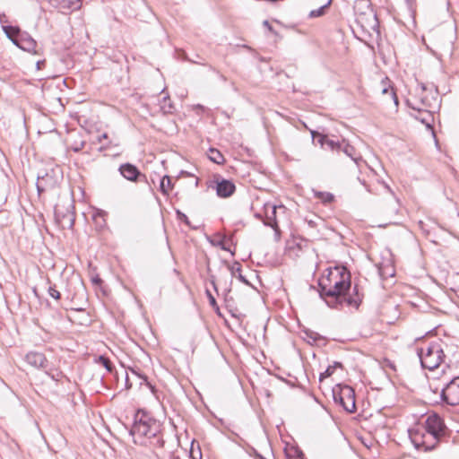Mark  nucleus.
<instances>
[{
  "label": "nucleus",
  "instance_id": "f257e3e1",
  "mask_svg": "<svg viewBox=\"0 0 459 459\" xmlns=\"http://www.w3.org/2000/svg\"><path fill=\"white\" fill-rule=\"evenodd\" d=\"M351 290V274L344 265H335L329 269L325 279L318 281V294L325 304L333 309L341 310L344 306L359 309L364 293L359 284L355 283Z\"/></svg>",
  "mask_w": 459,
  "mask_h": 459
},
{
  "label": "nucleus",
  "instance_id": "f03ea898",
  "mask_svg": "<svg viewBox=\"0 0 459 459\" xmlns=\"http://www.w3.org/2000/svg\"><path fill=\"white\" fill-rule=\"evenodd\" d=\"M161 429L160 422L155 420L148 411L138 410L134 418V423L130 429V435L134 442L139 445H145L147 440L153 438L154 446L162 447L163 439L159 436Z\"/></svg>",
  "mask_w": 459,
  "mask_h": 459
},
{
  "label": "nucleus",
  "instance_id": "7ed1b4c3",
  "mask_svg": "<svg viewBox=\"0 0 459 459\" xmlns=\"http://www.w3.org/2000/svg\"><path fill=\"white\" fill-rule=\"evenodd\" d=\"M444 432L445 424L442 419L437 414H432L427 418L424 426L409 429V436L416 448L429 449L431 446L427 445L426 438L431 437L437 441Z\"/></svg>",
  "mask_w": 459,
  "mask_h": 459
},
{
  "label": "nucleus",
  "instance_id": "20e7f679",
  "mask_svg": "<svg viewBox=\"0 0 459 459\" xmlns=\"http://www.w3.org/2000/svg\"><path fill=\"white\" fill-rule=\"evenodd\" d=\"M6 22L7 21L0 19L3 31L4 32L5 36L13 42V44L23 51L38 55V43L30 36V34L25 30H22L17 25H4V23Z\"/></svg>",
  "mask_w": 459,
  "mask_h": 459
},
{
  "label": "nucleus",
  "instance_id": "39448f33",
  "mask_svg": "<svg viewBox=\"0 0 459 459\" xmlns=\"http://www.w3.org/2000/svg\"><path fill=\"white\" fill-rule=\"evenodd\" d=\"M418 356L422 368L428 370L436 369L445 357L441 343L438 342H431L426 347L419 349Z\"/></svg>",
  "mask_w": 459,
  "mask_h": 459
},
{
  "label": "nucleus",
  "instance_id": "423d86ee",
  "mask_svg": "<svg viewBox=\"0 0 459 459\" xmlns=\"http://www.w3.org/2000/svg\"><path fill=\"white\" fill-rule=\"evenodd\" d=\"M63 178V173L59 168L44 170V173H39L37 177L36 187L38 195L56 189Z\"/></svg>",
  "mask_w": 459,
  "mask_h": 459
},
{
  "label": "nucleus",
  "instance_id": "0eeeda50",
  "mask_svg": "<svg viewBox=\"0 0 459 459\" xmlns=\"http://www.w3.org/2000/svg\"><path fill=\"white\" fill-rule=\"evenodd\" d=\"M54 216L56 224L62 229H73L75 221L74 201L55 205Z\"/></svg>",
  "mask_w": 459,
  "mask_h": 459
},
{
  "label": "nucleus",
  "instance_id": "6e6552de",
  "mask_svg": "<svg viewBox=\"0 0 459 459\" xmlns=\"http://www.w3.org/2000/svg\"><path fill=\"white\" fill-rule=\"evenodd\" d=\"M333 398L334 403L347 412H353L356 410L355 393L351 386L337 385L333 389Z\"/></svg>",
  "mask_w": 459,
  "mask_h": 459
},
{
  "label": "nucleus",
  "instance_id": "1a4fd4ad",
  "mask_svg": "<svg viewBox=\"0 0 459 459\" xmlns=\"http://www.w3.org/2000/svg\"><path fill=\"white\" fill-rule=\"evenodd\" d=\"M361 4L367 7V12L357 14L356 22L361 26L363 30H372L379 33V22L374 10L370 7L369 0H362Z\"/></svg>",
  "mask_w": 459,
  "mask_h": 459
},
{
  "label": "nucleus",
  "instance_id": "9d476101",
  "mask_svg": "<svg viewBox=\"0 0 459 459\" xmlns=\"http://www.w3.org/2000/svg\"><path fill=\"white\" fill-rule=\"evenodd\" d=\"M210 187L215 188L217 195L221 198H229L236 192L234 182L224 178L220 174L213 176Z\"/></svg>",
  "mask_w": 459,
  "mask_h": 459
},
{
  "label": "nucleus",
  "instance_id": "9b49d317",
  "mask_svg": "<svg viewBox=\"0 0 459 459\" xmlns=\"http://www.w3.org/2000/svg\"><path fill=\"white\" fill-rule=\"evenodd\" d=\"M118 172L125 179L130 182L145 183L151 187L146 175L142 173L141 170L133 163H122L118 167Z\"/></svg>",
  "mask_w": 459,
  "mask_h": 459
},
{
  "label": "nucleus",
  "instance_id": "f8f14e48",
  "mask_svg": "<svg viewBox=\"0 0 459 459\" xmlns=\"http://www.w3.org/2000/svg\"><path fill=\"white\" fill-rule=\"evenodd\" d=\"M441 397L444 402L451 406L459 404V377L452 379L441 391Z\"/></svg>",
  "mask_w": 459,
  "mask_h": 459
},
{
  "label": "nucleus",
  "instance_id": "ddd939ff",
  "mask_svg": "<svg viewBox=\"0 0 459 459\" xmlns=\"http://www.w3.org/2000/svg\"><path fill=\"white\" fill-rule=\"evenodd\" d=\"M406 104L410 108L416 111V114H411L414 119L420 121L427 129L431 131L434 130V115L432 112L415 107L409 100L406 101Z\"/></svg>",
  "mask_w": 459,
  "mask_h": 459
},
{
  "label": "nucleus",
  "instance_id": "4468645a",
  "mask_svg": "<svg viewBox=\"0 0 459 459\" xmlns=\"http://www.w3.org/2000/svg\"><path fill=\"white\" fill-rule=\"evenodd\" d=\"M48 2L50 6L65 14L79 10L81 7V0H48Z\"/></svg>",
  "mask_w": 459,
  "mask_h": 459
},
{
  "label": "nucleus",
  "instance_id": "2eb2a0df",
  "mask_svg": "<svg viewBox=\"0 0 459 459\" xmlns=\"http://www.w3.org/2000/svg\"><path fill=\"white\" fill-rule=\"evenodd\" d=\"M25 361L36 369L46 368L48 363L45 355L38 351H30L27 353Z\"/></svg>",
  "mask_w": 459,
  "mask_h": 459
},
{
  "label": "nucleus",
  "instance_id": "dca6fc26",
  "mask_svg": "<svg viewBox=\"0 0 459 459\" xmlns=\"http://www.w3.org/2000/svg\"><path fill=\"white\" fill-rule=\"evenodd\" d=\"M277 379L286 383L290 387H299L306 389V384L309 382L308 375H301L302 380H299L295 375H287L288 378L282 377L281 375H274Z\"/></svg>",
  "mask_w": 459,
  "mask_h": 459
},
{
  "label": "nucleus",
  "instance_id": "f3484780",
  "mask_svg": "<svg viewBox=\"0 0 459 459\" xmlns=\"http://www.w3.org/2000/svg\"><path fill=\"white\" fill-rule=\"evenodd\" d=\"M278 207H283L282 205L277 206L275 204L270 205L271 212L266 213V219L263 221L264 224L267 227H271L274 231L278 230V221L276 220V210Z\"/></svg>",
  "mask_w": 459,
  "mask_h": 459
},
{
  "label": "nucleus",
  "instance_id": "a211bd4d",
  "mask_svg": "<svg viewBox=\"0 0 459 459\" xmlns=\"http://www.w3.org/2000/svg\"><path fill=\"white\" fill-rule=\"evenodd\" d=\"M303 333L306 336L305 339L310 344H314V343L317 344L320 342H322L324 343L325 342V338L313 330L306 329L303 331Z\"/></svg>",
  "mask_w": 459,
  "mask_h": 459
},
{
  "label": "nucleus",
  "instance_id": "6ab92c4d",
  "mask_svg": "<svg viewBox=\"0 0 459 459\" xmlns=\"http://www.w3.org/2000/svg\"><path fill=\"white\" fill-rule=\"evenodd\" d=\"M93 362L95 364L100 365V367H102L108 373H112L114 365H113V363L111 362V360L108 357H106L104 355L95 356L93 358Z\"/></svg>",
  "mask_w": 459,
  "mask_h": 459
},
{
  "label": "nucleus",
  "instance_id": "aec40b11",
  "mask_svg": "<svg viewBox=\"0 0 459 459\" xmlns=\"http://www.w3.org/2000/svg\"><path fill=\"white\" fill-rule=\"evenodd\" d=\"M208 158L211 161H212L218 165H222L226 161L223 154L219 150H217L215 148H210L208 150Z\"/></svg>",
  "mask_w": 459,
  "mask_h": 459
},
{
  "label": "nucleus",
  "instance_id": "412c9836",
  "mask_svg": "<svg viewBox=\"0 0 459 459\" xmlns=\"http://www.w3.org/2000/svg\"><path fill=\"white\" fill-rule=\"evenodd\" d=\"M232 277L236 276L241 282L246 285H251L248 280L242 275L241 273V264L238 262H234V264L230 267Z\"/></svg>",
  "mask_w": 459,
  "mask_h": 459
},
{
  "label": "nucleus",
  "instance_id": "4be33fe9",
  "mask_svg": "<svg viewBox=\"0 0 459 459\" xmlns=\"http://www.w3.org/2000/svg\"><path fill=\"white\" fill-rule=\"evenodd\" d=\"M172 179L169 176L165 175L160 179V191L164 195H169V191L172 189Z\"/></svg>",
  "mask_w": 459,
  "mask_h": 459
},
{
  "label": "nucleus",
  "instance_id": "5701e85b",
  "mask_svg": "<svg viewBox=\"0 0 459 459\" xmlns=\"http://www.w3.org/2000/svg\"><path fill=\"white\" fill-rule=\"evenodd\" d=\"M341 152H343L345 155L350 157L355 162H358V158L356 157V150L355 148L347 143L345 140H342V143L341 145Z\"/></svg>",
  "mask_w": 459,
  "mask_h": 459
},
{
  "label": "nucleus",
  "instance_id": "b1692460",
  "mask_svg": "<svg viewBox=\"0 0 459 459\" xmlns=\"http://www.w3.org/2000/svg\"><path fill=\"white\" fill-rule=\"evenodd\" d=\"M314 196L319 199L324 204H328L334 201V195L329 192L315 191Z\"/></svg>",
  "mask_w": 459,
  "mask_h": 459
},
{
  "label": "nucleus",
  "instance_id": "393cba45",
  "mask_svg": "<svg viewBox=\"0 0 459 459\" xmlns=\"http://www.w3.org/2000/svg\"><path fill=\"white\" fill-rule=\"evenodd\" d=\"M333 0H328L325 4L316 10H312L308 16L309 18L321 17L326 13L327 9L330 7Z\"/></svg>",
  "mask_w": 459,
  "mask_h": 459
},
{
  "label": "nucleus",
  "instance_id": "a878e982",
  "mask_svg": "<svg viewBox=\"0 0 459 459\" xmlns=\"http://www.w3.org/2000/svg\"><path fill=\"white\" fill-rule=\"evenodd\" d=\"M310 134L312 136L313 143L317 142L320 144L321 148L324 149V147L325 146V143L328 139V136L316 130H311Z\"/></svg>",
  "mask_w": 459,
  "mask_h": 459
},
{
  "label": "nucleus",
  "instance_id": "bb28decb",
  "mask_svg": "<svg viewBox=\"0 0 459 459\" xmlns=\"http://www.w3.org/2000/svg\"><path fill=\"white\" fill-rule=\"evenodd\" d=\"M342 143V141H334L333 139H327L325 143V146L324 147L325 150L334 152L337 153L341 152V145Z\"/></svg>",
  "mask_w": 459,
  "mask_h": 459
},
{
  "label": "nucleus",
  "instance_id": "cd10ccee",
  "mask_svg": "<svg viewBox=\"0 0 459 459\" xmlns=\"http://www.w3.org/2000/svg\"><path fill=\"white\" fill-rule=\"evenodd\" d=\"M381 84L382 94L388 96V98L390 99L391 91H395L394 86L391 85L390 80L387 77H385L384 80H382Z\"/></svg>",
  "mask_w": 459,
  "mask_h": 459
},
{
  "label": "nucleus",
  "instance_id": "c85d7f7f",
  "mask_svg": "<svg viewBox=\"0 0 459 459\" xmlns=\"http://www.w3.org/2000/svg\"><path fill=\"white\" fill-rule=\"evenodd\" d=\"M176 216H177V219L178 221H182L186 226H188V227H190V228H192L194 230L197 229V227H192L191 222H190L188 217L183 212H181L180 210H178V209L176 210Z\"/></svg>",
  "mask_w": 459,
  "mask_h": 459
},
{
  "label": "nucleus",
  "instance_id": "c756f323",
  "mask_svg": "<svg viewBox=\"0 0 459 459\" xmlns=\"http://www.w3.org/2000/svg\"><path fill=\"white\" fill-rule=\"evenodd\" d=\"M48 293L50 297H52L56 300H59L61 299V293L56 289V285H49L48 289Z\"/></svg>",
  "mask_w": 459,
  "mask_h": 459
},
{
  "label": "nucleus",
  "instance_id": "7c9ffc66",
  "mask_svg": "<svg viewBox=\"0 0 459 459\" xmlns=\"http://www.w3.org/2000/svg\"><path fill=\"white\" fill-rule=\"evenodd\" d=\"M205 294L207 296V299L209 300V304L212 307H217V301L214 298V296L212 294V292L209 290H205Z\"/></svg>",
  "mask_w": 459,
  "mask_h": 459
},
{
  "label": "nucleus",
  "instance_id": "2f4dec72",
  "mask_svg": "<svg viewBox=\"0 0 459 459\" xmlns=\"http://www.w3.org/2000/svg\"><path fill=\"white\" fill-rule=\"evenodd\" d=\"M336 368H342V363L335 361L333 366L328 365V367L323 373H333L332 369H336Z\"/></svg>",
  "mask_w": 459,
  "mask_h": 459
},
{
  "label": "nucleus",
  "instance_id": "473e14b6",
  "mask_svg": "<svg viewBox=\"0 0 459 459\" xmlns=\"http://www.w3.org/2000/svg\"><path fill=\"white\" fill-rule=\"evenodd\" d=\"M84 145H85V142L82 141L79 143H75L74 144H73L71 146V149L74 152H79L80 151H82L83 149Z\"/></svg>",
  "mask_w": 459,
  "mask_h": 459
},
{
  "label": "nucleus",
  "instance_id": "72a5a7b5",
  "mask_svg": "<svg viewBox=\"0 0 459 459\" xmlns=\"http://www.w3.org/2000/svg\"><path fill=\"white\" fill-rule=\"evenodd\" d=\"M295 454L296 455L294 456H292V455H290V453H286L287 459H304V455L301 451L296 450Z\"/></svg>",
  "mask_w": 459,
  "mask_h": 459
},
{
  "label": "nucleus",
  "instance_id": "f704fd0d",
  "mask_svg": "<svg viewBox=\"0 0 459 459\" xmlns=\"http://www.w3.org/2000/svg\"><path fill=\"white\" fill-rule=\"evenodd\" d=\"M230 288H228L223 291L224 300L227 304H229L230 301H233L232 297L230 296Z\"/></svg>",
  "mask_w": 459,
  "mask_h": 459
},
{
  "label": "nucleus",
  "instance_id": "c9c22d12",
  "mask_svg": "<svg viewBox=\"0 0 459 459\" xmlns=\"http://www.w3.org/2000/svg\"><path fill=\"white\" fill-rule=\"evenodd\" d=\"M390 100H392L397 108L399 106V100L395 91H391Z\"/></svg>",
  "mask_w": 459,
  "mask_h": 459
},
{
  "label": "nucleus",
  "instance_id": "e433bc0d",
  "mask_svg": "<svg viewBox=\"0 0 459 459\" xmlns=\"http://www.w3.org/2000/svg\"><path fill=\"white\" fill-rule=\"evenodd\" d=\"M162 108L164 109V111H165L166 113H170V114H171V113H173V111H174V109H175L174 105H173L171 102H169V103L168 104V106H167L166 104H164V106L162 107Z\"/></svg>",
  "mask_w": 459,
  "mask_h": 459
},
{
  "label": "nucleus",
  "instance_id": "4c0bfd02",
  "mask_svg": "<svg viewBox=\"0 0 459 459\" xmlns=\"http://www.w3.org/2000/svg\"><path fill=\"white\" fill-rule=\"evenodd\" d=\"M263 25L273 34L274 35H277V32L274 30V29L273 28V26L270 24V22L268 21H264L263 22Z\"/></svg>",
  "mask_w": 459,
  "mask_h": 459
},
{
  "label": "nucleus",
  "instance_id": "58836bf2",
  "mask_svg": "<svg viewBox=\"0 0 459 459\" xmlns=\"http://www.w3.org/2000/svg\"><path fill=\"white\" fill-rule=\"evenodd\" d=\"M210 282H211L212 288L214 289V290L216 291L217 295H219L218 287H217V284H216V281H215V276L214 275H211L210 276Z\"/></svg>",
  "mask_w": 459,
  "mask_h": 459
},
{
  "label": "nucleus",
  "instance_id": "ea45409f",
  "mask_svg": "<svg viewBox=\"0 0 459 459\" xmlns=\"http://www.w3.org/2000/svg\"><path fill=\"white\" fill-rule=\"evenodd\" d=\"M91 282L94 285H100L103 282V281H102V279L99 275H96V276L91 278Z\"/></svg>",
  "mask_w": 459,
  "mask_h": 459
},
{
  "label": "nucleus",
  "instance_id": "a19ab883",
  "mask_svg": "<svg viewBox=\"0 0 459 459\" xmlns=\"http://www.w3.org/2000/svg\"><path fill=\"white\" fill-rule=\"evenodd\" d=\"M226 239V237L224 236L222 238V239L221 241L218 242V246L222 249V250H229L226 246L224 245V241Z\"/></svg>",
  "mask_w": 459,
  "mask_h": 459
},
{
  "label": "nucleus",
  "instance_id": "79ce46f5",
  "mask_svg": "<svg viewBox=\"0 0 459 459\" xmlns=\"http://www.w3.org/2000/svg\"><path fill=\"white\" fill-rule=\"evenodd\" d=\"M46 65V60H39L37 63H36V67L38 70H40L42 69V67Z\"/></svg>",
  "mask_w": 459,
  "mask_h": 459
},
{
  "label": "nucleus",
  "instance_id": "37998d69",
  "mask_svg": "<svg viewBox=\"0 0 459 459\" xmlns=\"http://www.w3.org/2000/svg\"><path fill=\"white\" fill-rule=\"evenodd\" d=\"M379 274L382 276V277H386L387 274H389L390 276L394 275V273H385L384 272V270L382 268H379Z\"/></svg>",
  "mask_w": 459,
  "mask_h": 459
},
{
  "label": "nucleus",
  "instance_id": "c03bdc74",
  "mask_svg": "<svg viewBox=\"0 0 459 459\" xmlns=\"http://www.w3.org/2000/svg\"><path fill=\"white\" fill-rule=\"evenodd\" d=\"M405 2L407 4L409 9L411 10L413 7V4L416 3V0H405Z\"/></svg>",
  "mask_w": 459,
  "mask_h": 459
},
{
  "label": "nucleus",
  "instance_id": "a18cd8bd",
  "mask_svg": "<svg viewBox=\"0 0 459 459\" xmlns=\"http://www.w3.org/2000/svg\"><path fill=\"white\" fill-rule=\"evenodd\" d=\"M108 134L106 133H104L101 135L98 136V141L100 143H101L103 139H108Z\"/></svg>",
  "mask_w": 459,
  "mask_h": 459
},
{
  "label": "nucleus",
  "instance_id": "49530a36",
  "mask_svg": "<svg viewBox=\"0 0 459 459\" xmlns=\"http://www.w3.org/2000/svg\"><path fill=\"white\" fill-rule=\"evenodd\" d=\"M139 379L141 380H144L146 381V375H142V374H139V375H135Z\"/></svg>",
  "mask_w": 459,
  "mask_h": 459
},
{
  "label": "nucleus",
  "instance_id": "de8ad7c7",
  "mask_svg": "<svg viewBox=\"0 0 459 459\" xmlns=\"http://www.w3.org/2000/svg\"><path fill=\"white\" fill-rule=\"evenodd\" d=\"M52 380H55V381H58L59 378L56 377H59L60 375H55V374H52V375H48Z\"/></svg>",
  "mask_w": 459,
  "mask_h": 459
},
{
  "label": "nucleus",
  "instance_id": "09e8293b",
  "mask_svg": "<svg viewBox=\"0 0 459 459\" xmlns=\"http://www.w3.org/2000/svg\"><path fill=\"white\" fill-rule=\"evenodd\" d=\"M388 366L392 370L396 371V368L394 363L388 362Z\"/></svg>",
  "mask_w": 459,
  "mask_h": 459
},
{
  "label": "nucleus",
  "instance_id": "8fccbe9b",
  "mask_svg": "<svg viewBox=\"0 0 459 459\" xmlns=\"http://www.w3.org/2000/svg\"><path fill=\"white\" fill-rule=\"evenodd\" d=\"M331 375H323V374H320L319 375V380L320 381H323L324 378H326L328 377H330Z\"/></svg>",
  "mask_w": 459,
  "mask_h": 459
},
{
  "label": "nucleus",
  "instance_id": "3c124183",
  "mask_svg": "<svg viewBox=\"0 0 459 459\" xmlns=\"http://www.w3.org/2000/svg\"><path fill=\"white\" fill-rule=\"evenodd\" d=\"M359 180L360 181V183H361L363 186H365L366 189H367L368 192H370V189L368 188V185L366 184V182H365L364 180H360L359 178Z\"/></svg>",
  "mask_w": 459,
  "mask_h": 459
},
{
  "label": "nucleus",
  "instance_id": "603ef678",
  "mask_svg": "<svg viewBox=\"0 0 459 459\" xmlns=\"http://www.w3.org/2000/svg\"><path fill=\"white\" fill-rule=\"evenodd\" d=\"M147 385H149V387L152 390V392L154 394L155 393V387L151 383H147Z\"/></svg>",
  "mask_w": 459,
  "mask_h": 459
},
{
  "label": "nucleus",
  "instance_id": "864d4df0",
  "mask_svg": "<svg viewBox=\"0 0 459 459\" xmlns=\"http://www.w3.org/2000/svg\"><path fill=\"white\" fill-rule=\"evenodd\" d=\"M274 232H275V236H276L277 238H280V235H281V230H280V227H279V226H278V230H277V231H274Z\"/></svg>",
  "mask_w": 459,
  "mask_h": 459
},
{
  "label": "nucleus",
  "instance_id": "5fc2aeb1",
  "mask_svg": "<svg viewBox=\"0 0 459 459\" xmlns=\"http://www.w3.org/2000/svg\"><path fill=\"white\" fill-rule=\"evenodd\" d=\"M212 308L215 310V312L217 313V315L221 316V312H220V308H219V306H218V305H217V307H212Z\"/></svg>",
  "mask_w": 459,
  "mask_h": 459
},
{
  "label": "nucleus",
  "instance_id": "6e6d98bb",
  "mask_svg": "<svg viewBox=\"0 0 459 459\" xmlns=\"http://www.w3.org/2000/svg\"><path fill=\"white\" fill-rule=\"evenodd\" d=\"M308 224H309L310 227H315L316 226V223L313 221H309Z\"/></svg>",
  "mask_w": 459,
  "mask_h": 459
},
{
  "label": "nucleus",
  "instance_id": "4d7b16f0",
  "mask_svg": "<svg viewBox=\"0 0 459 459\" xmlns=\"http://www.w3.org/2000/svg\"><path fill=\"white\" fill-rule=\"evenodd\" d=\"M72 309L76 310V311H82V310H84V308H82V307H73Z\"/></svg>",
  "mask_w": 459,
  "mask_h": 459
},
{
  "label": "nucleus",
  "instance_id": "13d9d810",
  "mask_svg": "<svg viewBox=\"0 0 459 459\" xmlns=\"http://www.w3.org/2000/svg\"><path fill=\"white\" fill-rule=\"evenodd\" d=\"M125 380H126V383L127 384L128 380H129V375L128 374L125 375Z\"/></svg>",
  "mask_w": 459,
  "mask_h": 459
},
{
  "label": "nucleus",
  "instance_id": "bf43d9fd",
  "mask_svg": "<svg viewBox=\"0 0 459 459\" xmlns=\"http://www.w3.org/2000/svg\"><path fill=\"white\" fill-rule=\"evenodd\" d=\"M103 214H104V212H97V214H96V215H97V216H102Z\"/></svg>",
  "mask_w": 459,
  "mask_h": 459
},
{
  "label": "nucleus",
  "instance_id": "052dcab7",
  "mask_svg": "<svg viewBox=\"0 0 459 459\" xmlns=\"http://www.w3.org/2000/svg\"><path fill=\"white\" fill-rule=\"evenodd\" d=\"M191 456H192L193 459H195V454H194L193 451L191 452Z\"/></svg>",
  "mask_w": 459,
  "mask_h": 459
},
{
  "label": "nucleus",
  "instance_id": "680f3d73",
  "mask_svg": "<svg viewBox=\"0 0 459 459\" xmlns=\"http://www.w3.org/2000/svg\"><path fill=\"white\" fill-rule=\"evenodd\" d=\"M198 455H199V459H201L202 458V454H201L200 451L198 452Z\"/></svg>",
  "mask_w": 459,
  "mask_h": 459
}]
</instances>
